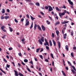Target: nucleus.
Returning <instances> with one entry per match:
<instances>
[{
    "instance_id": "1",
    "label": "nucleus",
    "mask_w": 76,
    "mask_h": 76,
    "mask_svg": "<svg viewBox=\"0 0 76 76\" xmlns=\"http://www.w3.org/2000/svg\"><path fill=\"white\" fill-rule=\"evenodd\" d=\"M37 27L38 29H39V31H42V29H41V27H40V26H39V25H37V24H35L34 25V30H36Z\"/></svg>"
},
{
    "instance_id": "2",
    "label": "nucleus",
    "mask_w": 76,
    "mask_h": 76,
    "mask_svg": "<svg viewBox=\"0 0 76 76\" xmlns=\"http://www.w3.org/2000/svg\"><path fill=\"white\" fill-rule=\"evenodd\" d=\"M65 15V12H64L62 13H61V12H59V15L60 18H61V17L63 16H63V15Z\"/></svg>"
},
{
    "instance_id": "3",
    "label": "nucleus",
    "mask_w": 76,
    "mask_h": 76,
    "mask_svg": "<svg viewBox=\"0 0 76 76\" xmlns=\"http://www.w3.org/2000/svg\"><path fill=\"white\" fill-rule=\"evenodd\" d=\"M48 7H49V9H48L49 12H51L52 11V10H53V8L51 6L49 5L48 6Z\"/></svg>"
},
{
    "instance_id": "4",
    "label": "nucleus",
    "mask_w": 76,
    "mask_h": 76,
    "mask_svg": "<svg viewBox=\"0 0 76 76\" xmlns=\"http://www.w3.org/2000/svg\"><path fill=\"white\" fill-rule=\"evenodd\" d=\"M42 29L43 31H45V28L43 25H42Z\"/></svg>"
},
{
    "instance_id": "5",
    "label": "nucleus",
    "mask_w": 76,
    "mask_h": 76,
    "mask_svg": "<svg viewBox=\"0 0 76 76\" xmlns=\"http://www.w3.org/2000/svg\"><path fill=\"white\" fill-rule=\"evenodd\" d=\"M15 72V76H18V72L16 71L15 70H14Z\"/></svg>"
},
{
    "instance_id": "6",
    "label": "nucleus",
    "mask_w": 76,
    "mask_h": 76,
    "mask_svg": "<svg viewBox=\"0 0 76 76\" xmlns=\"http://www.w3.org/2000/svg\"><path fill=\"white\" fill-rule=\"evenodd\" d=\"M9 28L10 31V32H12L13 29L12 28H11V27H10V26H9Z\"/></svg>"
},
{
    "instance_id": "7",
    "label": "nucleus",
    "mask_w": 76,
    "mask_h": 76,
    "mask_svg": "<svg viewBox=\"0 0 76 76\" xmlns=\"http://www.w3.org/2000/svg\"><path fill=\"white\" fill-rule=\"evenodd\" d=\"M66 50V51H69V48H68V45H66L65 46Z\"/></svg>"
},
{
    "instance_id": "8",
    "label": "nucleus",
    "mask_w": 76,
    "mask_h": 76,
    "mask_svg": "<svg viewBox=\"0 0 76 76\" xmlns=\"http://www.w3.org/2000/svg\"><path fill=\"white\" fill-rule=\"evenodd\" d=\"M4 18L6 20L7 19H9V18H10L9 16H5Z\"/></svg>"
},
{
    "instance_id": "9",
    "label": "nucleus",
    "mask_w": 76,
    "mask_h": 76,
    "mask_svg": "<svg viewBox=\"0 0 76 76\" xmlns=\"http://www.w3.org/2000/svg\"><path fill=\"white\" fill-rule=\"evenodd\" d=\"M29 21L26 22L25 26H28L29 25Z\"/></svg>"
},
{
    "instance_id": "10",
    "label": "nucleus",
    "mask_w": 76,
    "mask_h": 76,
    "mask_svg": "<svg viewBox=\"0 0 76 76\" xmlns=\"http://www.w3.org/2000/svg\"><path fill=\"white\" fill-rule=\"evenodd\" d=\"M58 46L59 47V48L60 49V45H61V43L60 42H58Z\"/></svg>"
},
{
    "instance_id": "11",
    "label": "nucleus",
    "mask_w": 76,
    "mask_h": 76,
    "mask_svg": "<svg viewBox=\"0 0 76 76\" xmlns=\"http://www.w3.org/2000/svg\"><path fill=\"white\" fill-rule=\"evenodd\" d=\"M56 33L57 34V36H58L59 35V31L58 30H57L56 31Z\"/></svg>"
},
{
    "instance_id": "12",
    "label": "nucleus",
    "mask_w": 76,
    "mask_h": 76,
    "mask_svg": "<svg viewBox=\"0 0 76 76\" xmlns=\"http://www.w3.org/2000/svg\"><path fill=\"white\" fill-rule=\"evenodd\" d=\"M30 17H31V20H34V19H35V18H34L31 15H30Z\"/></svg>"
},
{
    "instance_id": "13",
    "label": "nucleus",
    "mask_w": 76,
    "mask_h": 76,
    "mask_svg": "<svg viewBox=\"0 0 76 76\" xmlns=\"http://www.w3.org/2000/svg\"><path fill=\"white\" fill-rule=\"evenodd\" d=\"M44 37H42L41 39V40L42 42H44Z\"/></svg>"
},
{
    "instance_id": "14",
    "label": "nucleus",
    "mask_w": 76,
    "mask_h": 76,
    "mask_svg": "<svg viewBox=\"0 0 76 76\" xmlns=\"http://www.w3.org/2000/svg\"><path fill=\"white\" fill-rule=\"evenodd\" d=\"M58 24H60V22L59 21H57L56 23L55 24V26H57V24L58 25Z\"/></svg>"
},
{
    "instance_id": "15",
    "label": "nucleus",
    "mask_w": 76,
    "mask_h": 76,
    "mask_svg": "<svg viewBox=\"0 0 76 76\" xmlns=\"http://www.w3.org/2000/svg\"><path fill=\"white\" fill-rule=\"evenodd\" d=\"M66 37H67V34H64V39H66Z\"/></svg>"
},
{
    "instance_id": "16",
    "label": "nucleus",
    "mask_w": 76,
    "mask_h": 76,
    "mask_svg": "<svg viewBox=\"0 0 76 76\" xmlns=\"http://www.w3.org/2000/svg\"><path fill=\"white\" fill-rule=\"evenodd\" d=\"M71 71H72V73L73 74H75H75H76V72H75V71H74V70H73V69H72L71 70Z\"/></svg>"
},
{
    "instance_id": "17",
    "label": "nucleus",
    "mask_w": 76,
    "mask_h": 76,
    "mask_svg": "<svg viewBox=\"0 0 76 76\" xmlns=\"http://www.w3.org/2000/svg\"><path fill=\"white\" fill-rule=\"evenodd\" d=\"M62 74L64 76H66V74H65V73L64 72V71H62Z\"/></svg>"
},
{
    "instance_id": "18",
    "label": "nucleus",
    "mask_w": 76,
    "mask_h": 76,
    "mask_svg": "<svg viewBox=\"0 0 76 76\" xmlns=\"http://www.w3.org/2000/svg\"><path fill=\"white\" fill-rule=\"evenodd\" d=\"M52 41L53 42V44L54 45V46H56V42H55V41H54V40H53Z\"/></svg>"
},
{
    "instance_id": "19",
    "label": "nucleus",
    "mask_w": 76,
    "mask_h": 76,
    "mask_svg": "<svg viewBox=\"0 0 76 76\" xmlns=\"http://www.w3.org/2000/svg\"><path fill=\"white\" fill-rule=\"evenodd\" d=\"M49 44L50 46H52V42H51V40H49Z\"/></svg>"
},
{
    "instance_id": "20",
    "label": "nucleus",
    "mask_w": 76,
    "mask_h": 76,
    "mask_svg": "<svg viewBox=\"0 0 76 76\" xmlns=\"http://www.w3.org/2000/svg\"><path fill=\"white\" fill-rule=\"evenodd\" d=\"M38 41H39V42L40 44H41V45H42V42L41 41V40H40V39Z\"/></svg>"
},
{
    "instance_id": "21",
    "label": "nucleus",
    "mask_w": 76,
    "mask_h": 76,
    "mask_svg": "<svg viewBox=\"0 0 76 76\" xmlns=\"http://www.w3.org/2000/svg\"><path fill=\"white\" fill-rule=\"evenodd\" d=\"M39 50H40V48H39L37 49L36 50V52L37 53H39Z\"/></svg>"
},
{
    "instance_id": "22",
    "label": "nucleus",
    "mask_w": 76,
    "mask_h": 76,
    "mask_svg": "<svg viewBox=\"0 0 76 76\" xmlns=\"http://www.w3.org/2000/svg\"><path fill=\"white\" fill-rule=\"evenodd\" d=\"M44 45L45 46H46V45H48V46H49V44L48 43V44H47V43H46V42H45V43H44Z\"/></svg>"
},
{
    "instance_id": "23",
    "label": "nucleus",
    "mask_w": 76,
    "mask_h": 76,
    "mask_svg": "<svg viewBox=\"0 0 76 76\" xmlns=\"http://www.w3.org/2000/svg\"><path fill=\"white\" fill-rule=\"evenodd\" d=\"M72 68H73V69L75 71H76V68H75V66H72Z\"/></svg>"
},
{
    "instance_id": "24",
    "label": "nucleus",
    "mask_w": 76,
    "mask_h": 76,
    "mask_svg": "<svg viewBox=\"0 0 76 76\" xmlns=\"http://www.w3.org/2000/svg\"><path fill=\"white\" fill-rule=\"evenodd\" d=\"M5 28V26H3L1 27V29H2V30H3V29H4Z\"/></svg>"
},
{
    "instance_id": "25",
    "label": "nucleus",
    "mask_w": 76,
    "mask_h": 76,
    "mask_svg": "<svg viewBox=\"0 0 76 76\" xmlns=\"http://www.w3.org/2000/svg\"><path fill=\"white\" fill-rule=\"evenodd\" d=\"M24 61L25 62V63H27L28 62V60L27 59H25L24 60Z\"/></svg>"
},
{
    "instance_id": "26",
    "label": "nucleus",
    "mask_w": 76,
    "mask_h": 76,
    "mask_svg": "<svg viewBox=\"0 0 76 76\" xmlns=\"http://www.w3.org/2000/svg\"><path fill=\"white\" fill-rule=\"evenodd\" d=\"M69 3L70 4L71 6H73V3L72 2V1H71V2H70Z\"/></svg>"
},
{
    "instance_id": "27",
    "label": "nucleus",
    "mask_w": 76,
    "mask_h": 76,
    "mask_svg": "<svg viewBox=\"0 0 76 76\" xmlns=\"http://www.w3.org/2000/svg\"><path fill=\"white\" fill-rule=\"evenodd\" d=\"M32 28H33V22H32L31 23V25L30 27V28L31 29H32Z\"/></svg>"
},
{
    "instance_id": "28",
    "label": "nucleus",
    "mask_w": 76,
    "mask_h": 76,
    "mask_svg": "<svg viewBox=\"0 0 76 76\" xmlns=\"http://www.w3.org/2000/svg\"><path fill=\"white\" fill-rule=\"evenodd\" d=\"M71 56L72 57H74V55H73V52H72V53H71Z\"/></svg>"
},
{
    "instance_id": "29",
    "label": "nucleus",
    "mask_w": 76,
    "mask_h": 76,
    "mask_svg": "<svg viewBox=\"0 0 76 76\" xmlns=\"http://www.w3.org/2000/svg\"><path fill=\"white\" fill-rule=\"evenodd\" d=\"M36 6H39V3L38 2H36Z\"/></svg>"
},
{
    "instance_id": "30",
    "label": "nucleus",
    "mask_w": 76,
    "mask_h": 76,
    "mask_svg": "<svg viewBox=\"0 0 76 76\" xmlns=\"http://www.w3.org/2000/svg\"><path fill=\"white\" fill-rule=\"evenodd\" d=\"M2 13H5V10L4 9H2Z\"/></svg>"
},
{
    "instance_id": "31",
    "label": "nucleus",
    "mask_w": 76,
    "mask_h": 76,
    "mask_svg": "<svg viewBox=\"0 0 76 76\" xmlns=\"http://www.w3.org/2000/svg\"><path fill=\"white\" fill-rule=\"evenodd\" d=\"M71 35L73 36V30H72V32H71Z\"/></svg>"
},
{
    "instance_id": "32",
    "label": "nucleus",
    "mask_w": 76,
    "mask_h": 76,
    "mask_svg": "<svg viewBox=\"0 0 76 76\" xmlns=\"http://www.w3.org/2000/svg\"><path fill=\"white\" fill-rule=\"evenodd\" d=\"M46 22L48 25H50V22H49L48 20L46 21Z\"/></svg>"
},
{
    "instance_id": "33",
    "label": "nucleus",
    "mask_w": 76,
    "mask_h": 76,
    "mask_svg": "<svg viewBox=\"0 0 76 76\" xmlns=\"http://www.w3.org/2000/svg\"><path fill=\"white\" fill-rule=\"evenodd\" d=\"M56 10L58 11H59V10H59V8H58L57 7H56Z\"/></svg>"
},
{
    "instance_id": "34",
    "label": "nucleus",
    "mask_w": 76,
    "mask_h": 76,
    "mask_svg": "<svg viewBox=\"0 0 76 76\" xmlns=\"http://www.w3.org/2000/svg\"><path fill=\"white\" fill-rule=\"evenodd\" d=\"M52 38H54V37L55 36V35L54 34V33H52Z\"/></svg>"
},
{
    "instance_id": "35",
    "label": "nucleus",
    "mask_w": 76,
    "mask_h": 76,
    "mask_svg": "<svg viewBox=\"0 0 76 76\" xmlns=\"http://www.w3.org/2000/svg\"><path fill=\"white\" fill-rule=\"evenodd\" d=\"M27 70H28V72H31V71L30 69H29V68H28V67H27Z\"/></svg>"
},
{
    "instance_id": "36",
    "label": "nucleus",
    "mask_w": 76,
    "mask_h": 76,
    "mask_svg": "<svg viewBox=\"0 0 76 76\" xmlns=\"http://www.w3.org/2000/svg\"><path fill=\"white\" fill-rule=\"evenodd\" d=\"M15 22H16V23H18V20H17V19H15L14 20Z\"/></svg>"
},
{
    "instance_id": "37",
    "label": "nucleus",
    "mask_w": 76,
    "mask_h": 76,
    "mask_svg": "<svg viewBox=\"0 0 76 76\" xmlns=\"http://www.w3.org/2000/svg\"><path fill=\"white\" fill-rule=\"evenodd\" d=\"M39 57H40V58H41V59H42V60H43V57H42V55H40Z\"/></svg>"
},
{
    "instance_id": "38",
    "label": "nucleus",
    "mask_w": 76,
    "mask_h": 76,
    "mask_svg": "<svg viewBox=\"0 0 76 76\" xmlns=\"http://www.w3.org/2000/svg\"><path fill=\"white\" fill-rule=\"evenodd\" d=\"M3 60L4 62H5V63H7V61L6 60V59H5V58H4Z\"/></svg>"
},
{
    "instance_id": "39",
    "label": "nucleus",
    "mask_w": 76,
    "mask_h": 76,
    "mask_svg": "<svg viewBox=\"0 0 76 76\" xmlns=\"http://www.w3.org/2000/svg\"><path fill=\"white\" fill-rule=\"evenodd\" d=\"M19 75L20 76H23V75L20 73H19Z\"/></svg>"
},
{
    "instance_id": "40",
    "label": "nucleus",
    "mask_w": 76,
    "mask_h": 76,
    "mask_svg": "<svg viewBox=\"0 0 76 76\" xmlns=\"http://www.w3.org/2000/svg\"><path fill=\"white\" fill-rule=\"evenodd\" d=\"M10 65H9L8 64H7V68H9L10 67Z\"/></svg>"
},
{
    "instance_id": "41",
    "label": "nucleus",
    "mask_w": 76,
    "mask_h": 76,
    "mask_svg": "<svg viewBox=\"0 0 76 76\" xmlns=\"http://www.w3.org/2000/svg\"><path fill=\"white\" fill-rule=\"evenodd\" d=\"M53 69L54 70L55 72H56V70H57V68L54 67Z\"/></svg>"
},
{
    "instance_id": "42",
    "label": "nucleus",
    "mask_w": 76,
    "mask_h": 76,
    "mask_svg": "<svg viewBox=\"0 0 76 76\" xmlns=\"http://www.w3.org/2000/svg\"><path fill=\"white\" fill-rule=\"evenodd\" d=\"M45 42H46V43L47 44H48V42H47V39H45Z\"/></svg>"
},
{
    "instance_id": "43",
    "label": "nucleus",
    "mask_w": 76,
    "mask_h": 76,
    "mask_svg": "<svg viewBox=\"0 0 76 76\" xmlns=\"http://www.w3.org/2000/svg\"><path fill=\"white\" fill-rule=\"evenodd\" d=\"M27 18H28V19H29V18H29V15L28 14H27L26 15Z\"/></svg>"
},
{
    "instance_id": "44",
    "label": "nucleus",
    "mask_w": 76,
    "mask_h": 76,
    "mask_svg": "<svg viewBox=\"0 0 76 76\" xmlns=\"http://www.w3.org/2000/svg\"><path fill=\"white\" fill-rule=\"evenodd\" d=\"M6 37V35H4L3 37H2V38H3V39H4L5 38V37Z\"/></svg>"
},
{
    "instance_id": "45",
    "label": "nucleus",
    "mask_w": 76,
    "mask_h": 76,
    "mask_svg": "<svg viewBox=\"0 0 76 76\" xmlns=\"http://www.w3.org/2000/svg\"><path fill=\"white\" fill-rule=\"evenodd\" d=\"M45 61L48 62V60L46 58L45 59Z\"/></svg>"
},
{
    "instance_id": "46",
    "label": "nucleus",
    "mask_w": 76,
    "mask_h": 76,
    "mask_svg": "<svg viewBox=\"0 0 76 76\" xmlns=\"http://www.w3.org/2000/svg\"><path fill=\"white\" fill-rule=\"evenodd\" d=\"M50 55L51 56L52 58H54V57H53V53H51Z\"/></svg>"
},
{
    "instance_id": "47",
    "label": "nucleus",
    "mask_w": 76,
    "mask_h": 76,
    "mask_svg": "<svg viewBox=\"0 0 76 76\" xmlns=\"http://www.w3.org/2000/svg\"><path fill=\"white\" fill-rule=\"evenodd\" d=\"M8 49L9 50H12L13 49V48L12 47L9 48Z\"/></svg>"
},
{
    "instance_id": "48",
    "label": "nucleus",
    "mask_w": 76,
    "mask_h": 76,
    "mask_svg": "<svg viewBox=\"0 0 76 76\" xmlns=\"http://www.w3.org/2000/svg\"><path fill=\"white\" fill-rule=\"evenodd\" d=\"M62 34H63V35H64V30H62Z\"/></svg>"
},
{
    "instance_id": "49",
    "label": "nucleus",
    "mask_w": 76,
    "mask_h": 76,
    "mask_svg": "<svg viewBox=\"0 0 76 76\" xmlns=\"http://www.w3.org/2000/svg\"><path fill=\"white\" fill-rule=\"evenodd\" d=\"M45 9H48V6H45Z\"/></svg>"
},
{
    "instance_id": "50",
    "label": "nucleus",
    "mask_w": 76,
    "mask_h": 76,
    "mask_svg": "<svg viewBox=\"0 0 76 76\" xmlns=\"http://www.w3.org/2000/svg\"><path fill=\"white\" fill-rule=\"evenodd\" d=\"M23 20H24V18H22L21 20V22H23Z\"/></svg>"
},
{
    "instance_id": "51",
    "label": "nucleus",
    "mask_w": 76,
    "mask_h": 76,
    "mask_svg": "<svg viewBox=\"0 0 76 76\" xmlns=\"http://www.w3.org/2000/svg\"><path fill=\"white\" fill-rule=\"evenodd\" d=\"M26 1H28V2H31V0H26Z\"/></svg>"
},
{
    "instance_id": "52",
    "label": "nucleus",
    "mask_w": 76,
    "mask_h": 76,
    "mask_svg": "<svg viewBox=\"0 0 76 76\" xmlns=\"http://www.w3.org/2000/svg\"><path fill=\"white\" fill-rule=\"evenodd\" d=\"M18 55L19 56H22V54H21V53H18Z\"/></svg>"
},
{
    "instance_id": "53",
    "label": "nucleus",
    "mask_w": 76,
    "mask_h": 76,
    "mask_svg": "<svg viewBox=\"0 0 76 76\" xmlns=\"http://www.w3.org/2000/svg\"><path fill=\"white\" fill-rule=\"evenodd\" d=\"M7 12H8V13H9V12H10V10L9 9H7Z\"/></svg>"
},
{
    "instance_id": "54",
    "label": "nucleus",
    "mask_w": 76,
    "mask_h": 76,
    "mask_svg": "<svg viewBox=\"0 0 76 76\" xmlns=\"http://www.w3.org/2000/svg\"><path fill=\"white\" fill-rule=\"evenodd\" d=\"M63 8H64V9H66V6H65L64 5H63Z\"/></svg>"
},
{
    "instance_id": "55",
    "label": "nucleus",
    "mask_w": 76,
    "mask_h": 76,
    "mask_svg": "<svg viewBox=\"0 0 76 76\" xmlns=\"http://www.w3.org/2000/svg\"><path fill=\"white\" fill-rule=\"evenodd\" d=\"M34 60L35 61H38V60L37 59V58H34Z\"/></svg>"
},
{
    "instance_id": "56",
    "label": "nucleus",
    "mask_w": 76,
    "mask_h": 76,
    "mask_svg": "<svg viewBox=\"0 0 76 76\" xmlns=\"http://www.w3.org/2000/svg\"><path fill=\"white\" fill-rule=\"evenodd\" d=\"M73 49L74 50H76V46H75L74 47H73Z\"/></svg>"
},
{
    "instance_id": "57",
    "label": "nucleus",
    "mask_w": 76,
    "mask_h": 76,
    "mask_svg": "<svg viewBox=\"0 0 76 76\" xmlns=\"http://www.w3.org/2000/svg\"><path fill=\"white\" fill-rule=\"evenodd\" d=\"M21 41H22V42H24L25 41V39H22Z\"/></svg>"
},
{
    "instance_id": "58",
    "label": "nucleus",
    "mask_w": 76,
    "mask_h": 76,
    "mask_svg": "<svg viewBox=\"0 0 76 76\" xmlns=\"http://www.w3.org/2000/svg\"><path fill=\"white\" fill-rule=\"evenodd\" d=\"M46 48L47 50H49V47H48L46 46Z\"/></svg>"
},
{
    "instance_id": "59",
    "label": "nucleus",
    "mask_w": 76,
    "mask_h": 76,
    "mask_svg": "<svg viewBox=\"0 0 76 76\" xmlns=\"http://www.w3.org/2000/svg\"><path fill=\"white\" fill-rule=\"evenodd\" d=\"M40 13L42 15H44V13L42 12H41Z\"/></svg>"
},
{
    "instance_id": "60",
    "label": "nucleus",
    "mask_w": 76,
    "mask_h": 76,
    "mask_svg": "<svg viewBox=\"0 0 76 76\" xmlns=\"http://www.w3.org/2000/svg\"><path fill=\"white\" fill-rule=\"evenodd\" d=\"M65 68H66V69L67 70H69V68H68V67L67 66H66Z\"/></svg>"
},
{
    "instance_id": "61",
    "label": "nucleus",
    "mask_w": 76,
    "mask_h": 76,
    "mask_svg": "<svg viewBox=\"0 0 76 76\" xmlns=\"http://www.w3.org/2000/svg\"><path fill=\"white\" fill-rule=\"evenodd\" d=\"M6 57L7 58V59H9V56L8 55Z\"/></svg>"
},
{
    "instance_id": "62",
    "label": "nucleus",
    "mask_w": 76,
    "mask_h": 76,
    "mask_svg": "<svg viewBox=\"0 0 76 76\" xmlns=\"http://www.w3.org/2000/svg\"><path fill=\"white\" fill-rule=\"evenodd\" d=\"M1 19H4V17H3V16H1Z\"/></svg>"
},
{
    "instance_id": "63",
    "label": "nucleus",
    "mask_w": 76,
    "mask_h": 76,
    "mask_svg": "<svg viewBox=\"0 0 76 76\" xmlns=\"http://www.w3.org/2000/svg\"><path fill=\"white\" fill-rule=\"evenodd\" d=\"M21 63L23 64V65H24V66H25V64L24 63H23V62H21Z\"/></svg>"
},
{
    "instance_id": "64",
    "label": "nucleus",
    "mask_w": 76,
    "mask_h": 76,
    "mask_svg": "<svg viewBox=\"0 0 76 76\" xmlns=\"http://www.w3.org/2000/svg\"><path fill=\"white\" fill-rule=\"evenodd\" d=\"M2 72L3 73H4V74H6V73L3 70Z\"/></svg>"
}]
</instances>
